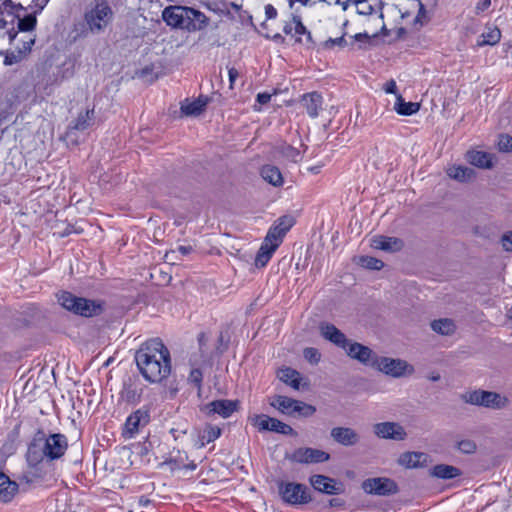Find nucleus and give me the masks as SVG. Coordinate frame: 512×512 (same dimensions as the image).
I'll return each mask as SVG.
<instances>
[{"label":"nucleus","instance_id":"f257e3e1","mask_svg":"<svg viewBox=\"0 0 512 512\" xmlns=\"http://www.w3.org/2000/svg\"><path fill=\"white\" fill-rule=\"evenodd\" d=\"M135 361L142 376L152 383L161 382L171 372L169 350L159 339L145 342L136 352Z\"/></svg>","mask_w":512,"mask_h":512},{"label":"nucleus","instance_id":"f03ea898","mask_svg":"<svg viewBox=\"0 0 512 512\" xmlns=\"http://www.w3.org/2000/svg\"><path fill=\"white\" fill-rule=\"evenodd\" d=\"M326 0H288L291 10V21L287 22L283 28L285 34L295 37L297 42L311 43V33L302 23L303 18H307L313 11H321L324 8Z\"/></svg>","mask_w":512,"mask_h":512},{"label":"nucleus","instance_id":"7ed1b4c3","mask_svg":"<svg viewBox=\"0 0 512 512\" xmlns=\"http://www.w3.org/2000/svg\"><path fill=\"white\" fill-rule=\"evenodd\" d=\"M162 19L172 28L187 31H199L208 25V18L202 12L184 6L166 7Z\"/></svg>","mask_w":512,"mask_h":512},{"label":"nucleus","instance_id":"20e7f679","mask_svg":"<svg viewBox=\"0 0 512 512\" xmlns=\"http://www.w3.org/2000/svg\"><path fill=\"white\" fill-rule=\"evenodd\" d=\"M461 399L467 404L491 410H503L510 405V399L505 394L482 389L466 391Z\"/></svg>","mask_w":512,"mask_h":512},{"label":"nucleus","instance_id":"39448f33","mask_svg":"<svg viewBox=\"0 0 512 512\" xmlns=\"http://www.w3.org/2000/svg\"><path fill=\"white\" fill-rule=\"evenodd\" d=\"M58 302L68 311L85 317L97 315L101 311V306L96 304L94 301L76 297L70 292L66 291L61 292L58 295Z\"/></svg>","mask_w":512,"mask_h":512},{"label":"nucleus","instance_id":"423d86ee","mask_svg":"<svg viewBox=\"0 0 512 512\" xmlns=\"http://www.w3.org/2000/svg\"><path fill=\"white\" fill-rule=\"evenodd\" d=\"M348 4L355 6L359 15L370 17L369 21L373 24L371 34L378 35V32L384 29L382 14V2L380 0H347Z\"/></svg>","mask_w":512,"mask_h":512},{"label":"nucleus","instance_id":"0eeeda50","mask_svg":"<svg viewBox=\"0 0 512 512\" xmlns=\"http://www.w3.org/2000/svg\"><path fill=\"white\" fill-rule=\"evenodd\" d=\"M285 234L275 223L270 227L255 258L257 267H264L268 263L275 250L282 243Z\"/></svg>","mask_w":512,"mask_h":512},{"label":"nucleus","instance_id":"6e6552de","mask_svg":"<svg viewBox=\"0 0 512 512\" xmlns=\"http://www.w3.org/2000/svg\"><path fill=\"white\" fill-rule=\"evenodd\" d=\"M373 368L393 378L410 376L415 372L414 366L406 360L380 356H377Z\"/></svg>","mask_w":512,"mask_h":512},{"label":"nucleus","instance_id":"1a4fd4ad","mask_svg":"<svg viewBox=\"0 0 512 512\" xmlns=\"http://www.w3.org/2000/svg\"><path fill=\"white\" fill-rule=\"evenodd\" d=\"M270 405L286 415L298 414L304 417H309L316 412V408L314 406L282 395L274 396Z\"/></svg>","mask_w":512,"mask_h":512},{"label":"nucleus","instance_id":"9d476101","mask_svg":"<svg viewBox=\"0 0 512 512\" xmlns=\"http://www.w3.org/2000/svg\"><path fill=\"white\" fill-rule=\"evenodd\" d=\"M279 493L283 501L291 505L306 504L311 500L307 487L300 483L281 482Z\"/></svg>","mask_w":512,"mask_h":512},{"label":"nucleus","instance_id":"9b49d317","mask_svg":"<svg viewBox=\"0 0 512 512\" xmlns=\"http://www.w3.org/2000/svg\"><path fill=\"white\" fill-rule=\"evenodd\" d=\"M361 488L365 493L377 496H388L398 492L396 482L386 477L368 478L362 482Z\"/></svg>","mask_w":512,"mask_h":512},{"label":"nucleus","instance_id":"f8f14e48","mask_svg":"<svg viewBox=\"0 0 512 512\" xmlns=\"http://www.w3.org/2000/svg\"><path fill=\"white\" fill-rule=\"evenodd\" d=\"M287 459L298 464H317L330 459V454L316 448L300 447L287 455Z\"/></svg>","mask_w":512,"mask_h":512},{"label":"nucleus","instance_id":"ddd939ff","mask_svg":"<svg viewBox=\"0 0 512 512\" xmlns=\"http://www.w3.org/2000/svg\"><path fill=\"white\" fill-rule=\"evenodd\" d=\"M112 11L107 3L100 2L86 14V21L92 31H101L110 22Z\"/></svg>","mask_w":512,"mask_h":512},{"label":"nucleus","instance_id":"4468645a","mask_svg":"<svg viewBox=\"0 0 512 512\" xmlns=\"http://www.w3.org/2000/svg\"><path fill=\"white\" fill-rule=\"evenodd\" d=\"M373 433L376 437L386 440L403 441L407 438L405 428L401 424L392 421L374 424Z\"/></svg>","mask_w":512,"mask_h":512},{"label":"nucleus","instance_id":"2eb2a0df","mask_svg":"<svg viewBox=\"0 0 512 512\" xmlns=\"http://www.w3.org/2000/svg\"><path fill=\"white\" fill-rule=\"evenodd\" d=\"M344 350L351 359L371 368L374 367V363L378 356L369 347L353 341H349V344L344 348Z\"/></svg>","mask_w":512,"mask_h":512},{"label":"nucleus","instance_id":"dca6fc26","mask_svg":"<svg viewBox=\"0 0 512 512\" xmlns=\"http://www.w3.org/2000/svg\"><path fill=\"white\" fill-rule=\"evenodd\" d=\"M150 416L146 409H138L133 412L127 419L123 427L122 436L125 439L135 437L139 431L149 422Z\"/></svg>","mask_w":512,"mask_h":512},{"label":"nucleus","instance_id":"f3484780","mask_svg":"<svg viewBox=\"0 0 512 512\" xmlns=\"http://www.w3.org/2000/svg\"><path fill=\"white\" fill-rule=\"evenodd\" d=\"M19 41L22 45H17L16 50L7 51L4 57V64L11 66L24 60L30 53L32 46L35 43V36L31 34L24 35Z\"/></svg>","mask_w":512,"mask_h":512},{"label":"nucleus","instance_id":"a211bd4d","mask_svg":"<svg viewBox=\"0 0 512 512\" xmlns=\"http://www.w3.org/2000/svg\"><path fill=\"white\" fill-rule=\"evenodd\" d=\"M66 437L62 434L50 435L43 445V454L50 460L58 459L67 449Z\"/></svg>","mask_w":512,"mask_h":512},{"label":"nucleus","instance_id":"6ab92c4d","mask_svg":"<svg viewBox=\"0 0 512 512\" xmlns=\"http://www.w3.org/2000/svg\"><path fill=\"white\" fill-rule=\"evenodd\" d=\"M238 404L237 400H215L204 405L202 411L209 416L217 414L222 418H228L237 410Z\"/></svg>","mask_w":512,"mask_h":512},{"label":"nucleus","instance_id":"aec40b11","mask_svg":"<svg viewBox=\"0 0 512 512\" xmlns=\"http://www.w3.org/2000/svg\"><path fill=\"white\" fill-rule=\"evenodd\" d=\"M319 332L320 335L327 341L331 342L335 346L342 348H346V346L349 344V339L346 337V335L341 332L335 325L328 323V322H322L319 324Z\"/></svg>","mask_w":512,"mask_h":512},{"label":"nucleus","instance_id":"412c9836","mask_svg":"<svg viewBox=\"0 0 512 512\" xmlns=\"http://www.w3.org/2000/svg\"><path fill=\"white\" fill-rule=\"evenodd\" d=\"M431 462L427 453L408 451L400 454L397 463L406 469H416L426 467Z\"/></svg>","mask_w":512,"mask_h":512},{"label":"nucleus","instance_id":"4be33fe9","mask_svg":"<svg viewBox=\"0 0 512 512\" xmlns=\"http://www.w3.org/2000/svg\"><path fill=\"white\" fill-rule=\"evenodd\" d=\"M309 482L315 490L325 494L334 495L343 492L342 484L325 475H313Z\"/></svg>","mask_w":512,"mask_h":512},{"label":"nucleus","instance_id":"5701e85b","mask_svg":"<svg viewBox=\"0 0 512 512\" xmlns=\"http://www.w3.org/2000/svg\"><path fill=\"white\" fill-rule=\"evenodd\" d=\"M331 437L342 446H354L359 443L360 435L350 427H334L331 429Z\"/></svg>","mask_w":512,"mask_h":512},{"label":"nucleus","instance_id":"b1692460","mask_svg":"<svg viewBox=\"0 0 512 512\" xmlns=\"http://www.w3.org/2000/svg\"><path fill=\"white\" fill-rule=\"evenodd\" d=\"M221 428L210 424L205 425L202 429L196 431L193 438V445L197 449L203 448L205 445L215 441L221 435Z\"/></svg>","mask_w":512,"mask_h":512},{"label":"nucleus","instance_id":"393cba45","mask_svg":"<svg viewBox=\"0 0 512 512\" xmlns=\"http://www.w3.org/2000/svg\"><path fill=\"white\" fill-rule=\"evenodd\" d=\"M371 246L374 249L383 250L386 252H397L400 251L403 247V242L401 239L396 237H387V236H375L371 240Z\"/></svg>","mask_w":512,"mask_h":512},{"label":"nucleus","instance_id":"a878e982","mask_svg":"<svg viewBox=\"0 0 512 512\" xmlns=\"http://www.w3.org/2000/svg\"><path fill=\"white\" fill-rule=\"evenodd\" d=\"M446 173L449 178L460 182L468 183L474 180L475 171L472 168L463 165H451L446 168Z\"/></svg>","mask_w":512,"mask_h":512},{"label":"nucleus","instance_id":"bb28decb","mask_svg":"<svg viewBox=\"0 0 512 512\" xmlns=\"http://www.w3.org/2000/svg\"><path fill=\"white\" fill-rule=\"evenodd\" d=\"M466 160L473 166L481 169H491L493 167L492 154L479 150H471L466 153Z\"/></svg>","mask_w":512,"mask_h":512},{"label":"nucleus","instance_id":"cd10ccee","mask_svg":"<svg viewBox=\"0 0 512 512\" xmlns=\"http://www.w3.org/2000/svg\"><path fill=\"white\" fill-rule=\"evenodd\" d=\"M18 491V484L5 475L0 473V502H10Z\"/></svg>","mask_w":512,"mask_h":512},{"label":"nucleus","instance_id":"c85d7f7f","mask_svg":"<svg viewBox=\"0 0 512 512\" xmlns=\"http://www.w3.org/2000/svg\"><path fill=\"white\" fill-rule=\"evenodd\" d=\"M302 103L306 108L308 115L316 118L322 109L323 99L322 96L316 92L305 94L302 97Z\"/></svg>","mask_w":512,"mask_h":512},{"label":"nucleus","instance_id":"c756f323","mask_svg":"<svg viewBox=\"0 0 512 512\" xmlns=\"http://www.w3.org/2000/svg\"><path fill=\"white\" fill-rule=\"evenodd\" d=\"M206 105V98H198L195 100L186 99L181 103V112L186 116H198L204 111Z\"/></svg>","mask_w":512,"mask_h":512},{"label":"nucleus","instance_id":"7c9ffc66","mask_svg":"<svg viewBox=\"0 0 512 512\" xmlns=\"http://www.w3.org/2000/svg\"><path fill=\"white\" fill-rule=\"evenodd\" d=\"M501 39V31L496 26L487 25L485 31L478 37L477 46L496 45Z\"/></svg>","mask_w":512,"mask_h":512},{"label":"nucleus","instance_id":"2f4dec72","mask_svg":"<svg viewBox=\"0 0 512 512\" xmlns=\"http://www.w3.org/2000/svg\"><path fill=\"white\" fill-rule=\"evenodd\" d=\"M261 176L266 182L275 187H280L283 185L284 179L282 173L276 166L264 165L261 168Z\"/></svg>","mask_w":512,"mask_h":512},{"label":"nucleus","instance_id":"473e14b6","mask_svg":"<svg viewBox=\"0 0 512 512\" xmlns=\"http://www.w3.org/2000/svg\"><path fill=\"white\" fill-rule=\"evenodd\" d=\"M430 475L439 479H453L459 477L461 471L452 465L438 464L431 469Z\"/></svg>","mask_w":512,"mask_h":512},{"label":"nucleus","instance_id":"72a5a7b5","mask_svg":"<svg viewBox=\"0 0 512 512\" xmlns=\"http://www.w3.org/2000/svg\"><path fill=\"white\" fill-rule=\"evenodd\" d=\"M420 109V104L416 102H405L400 94L396 96V102L394 104V110L405 116H410L417 113Z\"/></svg>","mask_w":512,"mask_h":512},{"label":"nucleus","instance_id":"f704fd0d","mask_svg":"<svg viewBox=\"0 0 512 512\" xmlns=\"http://www.w3.org/2000/svg\"><path fill=\"white\" fill-rule=\"evenodd\" d=\"M431 329L440 335H451L455 332L456 326L451 319L443 318L431 322Z\"/></svg>","mask_w":512,"mask_h":512},{"label":"nucleus","instance_id":"c9c22d12","mask_svg":"<svg viewBox=\"0 0 512 512\" xmlns=\"http://www.w3.org/2000/svg\"><path fill=\"white\" fill-rule=\"evenodd\" d=\"M278 377L284 383L290 385L294 389H299L300 387V374L291 368H284L278 372Z\"/></svg>","mask_w":512,"mask_h":512},{"label":"nucleus","instance_id":"e433bc0d","mask_svg":"<svg viewBox=\"0 0 512 512\" xmlns=\"http://www.w3.org/2000/svg\"><path fill=\"white\" fill-rule=\"evenodd\" d=\"M454 447L458 452L464 455H473L478 449L476 442L469 438L456 440Z\"/></svg>","mask_w":512,"mask_h":512},{"label":"nucleus","instance_id":"4c0bfd02","mask_svg":"<svg viewBox=\"0 0 512 512\" xmlns=\"http://www.w3.org/2000/svg\"><path fill=\"white\" fill-rule=\"evenodd\" d=\"M93 118L94 109L86 110L85 113L79 114V116L73 122L72 129L80 131L86 130L92 124Z\"/></svg>","mask_w":512,"mask_h":512},{"label":"nucleus","instance_id":"58836bf2","mask_svg":"<svg viewBox=\"0 0 512 512\" xmlns=\"http://www.w3.org/2000/svg\"><path fill=\"white\" fill-rule=\"evenodd\" d=\"M278 153L288 161L298 162L302 159L301 152L288 144H283L277 148Z\"/></svg>","mask_w":512,"mask_h":512},{"label":"nucleus","instance_id":"ea45409f","mask_svg":"<svg viewBox=\"0 0 512 512\" xmlns=\"http://www.w3.org/2000/svg\"><path fill=\"white\" fill-rule=\"evenodd\" d=\"M43 458H46V456L43 454V445H39L37 443H32L27 452V460L30 464H37L40 461L43 460Z\"/></svg>","mask_w":512,"mask_h":512},{"label":"nucleus","instance_id":"a19ab883","mask_svg":"<svg viewBox=\"0 0 512 512\" xmlns=\"http://www.w3.org/2000/svg\"><path fill=\"white\" fill-rule=\"evenodd\" d=\"M37 24V19L35 14H29L18 20V30L21 33H29L33 35L31 32L34 30Z\"/></svg>","mask_w":512,"mask_h":512},{"label":"nucleus","instance_id":"79ce46f5","mask_svg":"<svg viewBox=\"0 0 512 512\" xmlns=\"http://www.w3.org/2000/svg\"><path fill=\"white\" fill-rule=\"evenodd\" d=\"M270 425L268 431L277 432L284 435H289L293 433V429L291 426L285 424L284 422L271 417Z\"/></svg>","mask_w":512,"mask_h":512},{"label":"nucleus","instance_id":"37998d69","mask_svg":"<svg viewBox=\"0 0 512 512\" xmlns=\"http://www.w3.org/2000/svg\"><path fill=\"white\" fill-rule=\"evenodd\" d=\"M270 421L271 417L264 414L254 415L250 418L251 424L259 431H268Z\"/></svg>","mask_w":512,"mask_h":512},{"label":"nucleus","instance_id":"c03bdc74","mask_svg":"<svg viewBox=\"0 0 512 512\" xmlns=\"http://www.w3.org/2000/svg\"><path fill=\"white\" fill-rule=\"evenodd\" d=\"M359 264L367 269L371 270H380L384 263L382 260L370 257V256H362L359 258Z\"/></svg>","mask_w":512,"mask_h":512},{"label":"nucleus","instance_id":"a18cd8bd","mask_svg":"<svg viewBox=\"0 0 512 512\" xmlns=\"http://www.w3.org/2000/svg\"><path fill=\"white\" fill-rule=\"evenodd\" d=\"M193 247L188 246H179L176 250H171L165 254L166 261H170L174 263L176 260H178L177 253L181 254L182 256H187L190 253H192Z\"/></svg>","mask_w":512,"mask_h":512},{"label":"nucleus","instance_id":"49530a36","mask_svg":"<svg viewBox=\"0 0 512 512\" xmlns=\"http://www.w3.org/2000/svg\"><path fill=\"white\" fill-rule=\"evenodd\" d=\"M498 150L500 152H511L512 151V136L508 134H502L499 136L497 142Z\"/></svg>","mask_w":512,"mask_h":512},{"label":"nucleus","instance_id":"de8ad7c7","mask_svg":"<svg viewBox=\"0 0 512 512\" xmlns=\"http://www.w3.org/2000/svg\"><path fill=\"white\" fill-rule=\"evenodd\" d=\"M304 358L312 364H317L321 359V354L318 349L309 347L304 350Z\"/></svg>","mask_w":512,"mask_h":512},{"label":"nucleus","instance_id":"09e8293b","mask_svg":"<svg viewBox=\"0 0 512 512\" xmlns=\"http://www.w3.org/2000/svg\"><path fill=\"white\" fill-rule=\"evenodd\" d=\"M295 220L292 216H282L276 222V226L282 230V232L287 233L290 228L294 225Z\"/></svg>","mask_w":512,"mask_h":512},{"label":"nucleus","instance_id":"8fccbe9b","mask_svg":"<svg viewBox=\"0 0 512 512\" xmlns=\"http://www.w3.org/2000/svg\"><path fill=\"white\" fill-rule=\"evenodd\" d=\"M347 45L348 43L343 35L336 38H329L323 43V46L327 49H331L334 46L345 47Z\"/></svg>","mask_w":512,"mask_h":512},{"label":"nucleus","instance_id":"3c124183","mask_svg":"<svg viewBox=\"0 0 512 512\" xmlns=\"http://www.w3.org/2000/svg\"><path fill=\"white\" fill-rule=\"evenodd\" d=\"M188 380H189V382L200 387L201 382H202V372L199 369H192L189 374Z\"/></svg>","mask_w":512,"mask_h":512},{"label":"nucleus","instance_id":"603ef678","mask_svg":"<svg viewBox=\"0 0 512 512\" xmlns=\"http://www.w3.org/2000/svg\"><path fill=\"white\" fill-rule=\"evenodd\" d=\"M491 5V0H479L475 5V14L480 15L486 11Z\"/></svg>","mask_w":512,"mask_h":512},{"label":"nucleus","instance_id":"864d4df0","mask_svg":"<svg viewBox=\"0 0 512 512\" xmlns=\"http://www.w3.org/2000/svg\"><path fill=\"white\" fill-rule=\"evenodd\" d=\"M501 242L504 250L512 251V231L503 235Z\"/></svg>","mask_w":512,"mask_h":512},{"label":"nucleus","instance_id":"5fc2aeb1","mask_svg":"<svg viewBox=\"0 0 512 512\" xmlns=\"http://www.w3.org/2000/svg\"><path fill=\"white\" fill-rule=\"evenodd\" d=\"M48 2L49 0H31V7L34 9V14L42 11Z\"/></svg>","mask_w":512,"mask_h":512},{"label":"nucleus","instance_id":"6e6d98bb","mask_svg":"<svg viewBox=\"0 0 512 512\" xmlns=\"http://www.w3.org/2000/svg\"><path fill=\"white\" fill-rule=\"evenodd\" d=\"M384 91L389 94H395L397 96V86L394 80H389L384 84Z\"/></svg>","mask_w":512,"mask_h":512},{"label":"nucleus","instance_id":"4d7b16f0","mask_svg":"<svg viewBox=\"0 0 512 512\" xmlns=\"http://www.w3.org/2000/svg\"><path fill=\"white\" fill-rule=\"evenodd\" d=\"M271 99V94L269 93H259L257 95V102L260 105L267 104Z\"/></svg>","mask_w":512,"mask_h":512},{"label":"nucleus","instance_id":"13d9d810","mask_svg":"<svg viewBox=\"0 0 512 512\" xmlns=\"http://www.w3.org/2000/svg\"><path fill=\"white\" fill-rule=\"evenodd\" d=\"M265 14L268 19H273L276 17L277 11L272 5L268 4L265 6Z\"/></svg>","mask_w":512,"mask_h":512},{"label":"nucleus","instance_id":"bf43d9fd","mask_svg":"<svg viewBox=\"0 0 512 512\" xmlns=\"http://www.w3.org/2000/svg\"><path fill=\"white\" fill-rule=\"evenodd\" d=\"M228 74H229V81H230V84L232 86L233 83L235 82V80L237 79V77L239 75V72H238L237 69L232 67V68L229 69Z\"/></svg>","mask_w":512,"mask_h":512},{"label":"nucleus","instance_id":"052dcab7","mask_svg":"<svg viewBox=\"0 0 512 512\" xmlns=\"http://www.w3.org/2000/svg\"><path fill=\"white\" fill-rule=\"evenodd\" d=\"M369 36H370L369 32L365 31L364 33H358V34L354 35L352 38L354 40H359L361 38H369Z\"/></svg>","mask_w":512,"mask_h":512},{"label":"nucleus","instance_id":"680f3d73","mask_svg":"<svg viewBox=\"0 0 512 512\" xmlns=\"http://www.w3.org/2000/svg\"><path fill=\"white\" fill-rule=\"evenodd\" d=\"M319 169H320V167H318V166L309 168V170H310L311 172H313V173H318V172H319Z\"/></svg>","mask_w":512,"mask_h":512},{"label":"nucleus","instance_id":"e2e57ef3","mask_svg":"<svg viewBox=\"0 0 512 512\" xmlns=\"http://www.w3.org/2000/svg\"><path fill=\"white\" fill-rule=\"evenodd\" d=\"M328 4H329V5H331V4L338 5V4H340V1H339V0H329V1H328Z\"/></svg>","mask_w":512,"mask_h":512},{"label":"nucleus","instance_id":"0e129e2a","mask_svg":"<svg viewBox=\"0 0 512 512\" xmlns=\"http://www.w3.org/2000/svg\"><path fill=\"white\" fill-rule=\"evenodd\" d=\"M507 316L512 321V307L508 310Z\"/></svg>","mask_w":512,"mask_h":512},{"label":"nucleus","instance_id":"69168bd1","mask_svg":"<svg viewBox=\"0 0 512 512\" xmlns=\"http://www.w3.org/2000/svg\"><path fill=\"white\" fill-rule=\"evenodd\" d=\"M17 36H18V34H15V35H13V36H10L11 41L16 40V39H17Z\"/></svg>","mask_w":512,"mask_h":512},{"label":"nucleus","instance_id":"338daca9","mask_svg":"<svg viewBox=\"0 0 512 512\" xmlns=\"http://www.w3.org/2000/svg\"><path fill=\"white\" fill-rule=\"evenodd\" d=\"M140 502H143V504L148 503V500L143 501V499H140Z\"/></svg>","mask_w":512,"mask_h":512},{"label":"nucleus","instance_id":"774afa93","mask_svg":"<svg viewBox=\"0 0 512 512\" xmlns=\"http://www.w3.org/2000/svg\"><path fill=\"white\" fill-rule=\"evenodd\" d=\"M140 502H143V504L148 503V500L143 501V499H140Z\"/></svg>","mask_w":512,"mask_h":512}]
</instances>
